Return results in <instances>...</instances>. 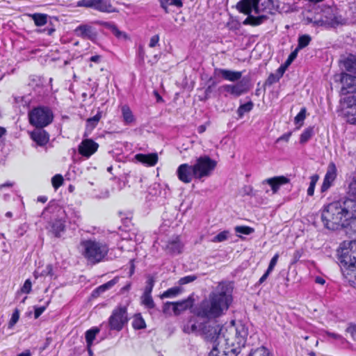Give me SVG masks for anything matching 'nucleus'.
I'll return each instance as SVG.
<instances>
[{"label": "nucleus", "mask_w": 356, "mask_h": 356, "mask_svg": "<svg viewBox=\"0 0 356 356\" xmlns=\"http://www.w3.org/2000/svg\"><path fill=\"white\" fill-rule=\"evenodd\" d=\"M233 286L229 282H220L208 297L204 299L195 309V314L208 320L218 318L226 313L233 298Z\"/></svg>", "instance_id": "f257e3e1"}, {"label": "nucleus", "mask_w": 356, "mask_h": 356, "mask_svg": "<svg viewBox=\"0 0 356 356\" xmlns=\"http://www.w3.org/2000/svg\"><path fill=\"white\" fill-rule=\"evenodd\" d=\"M351 219H356V200L351 199L343 202H332L325 207L321 213L323 223L328 229L345 227Z\"/></svg>", "instance_id": "f03ea898"}, {"label": "nucleus", "mask_w": 356, "mask_h": 356, "mask_svg": "<svg viewBox=\"0 0 356 356\" xmlns=\"http://www.w3.org/2000/svg\"><path fill=\"white\" fill-rule=\"evenodd\" d=\"M261 0H242L237 3L236 8L240 13L248 15V17L243 21L244 25L258 26L264 23L267 19L266 15L262 14L264 8H262L266 1L260 4Z\"/></svg>", "instance_id": "7ed1b4c3"}, {"label": "nucleus", "mask_w": 356, "mask_h": 356, "mask_svg": "<svg viewBox=\"0 0 356 356\" xmlns=\"http://www.w3.org/2000/svg\"><path fill=\"white\" fill-rule=\"evenodd\" d=\"M343 66L347 73H342L341 82L343 93L356 92V56L350 54L343 60Z\"/></svg>", "instance_id": "20e7f679"}, {"label": "nucleus", "mask_w": 356, "mask_h": 356, "mask_svg": "<svg viewBox=\"0 0 356 356\" xmlns=\"http://www.w3.org/2000/svg\"><path fill=\"white\" fill-rule=\"evenodd\" d=\"M83 255L88 261L96 264L100 262L107 254L108 248L104 243L88 239L81 241Z\"/></svg>", "instance_id": "39448f33"}, {"label": "nucleus", "mask_w": 356, "mask_h": 356, "mask_svg": "<svg viewBox=\"0 0 356 356\" xmlns=\"http://www.w3.org/2000/svg\"><path fill=\"white\" fill-rule=\"evenodd\" d=\"M29 119L31 124L41 129L51 123L54 115L48 107L38 106L29 113Z\"/></svg>", "instance_id": "423d86ee"}, {"label": "nucleus", "mask_w": 356, "mask_h": 356, "mask_svg": "<svg viewBox=\"0 0 356 356\" xmlns=\"http://www.w3.org/2000/svg\"><path fill=\"white\" fill-rule=\"evenodd\" d=\"M247 336L248 329L243 324L232 325L226 330L225 345L231 348L235 345L244 346Z\"/></svg>", "instance_id": "0eeeda50"}, {"label": "nucleus", "mask_w": 356, "mask_h": 356, "mask_svg": "<svg viewBox=\"0 0 356 356\" xmlns=\"http://www.w3.org/2000/svg\"><path fill=\"white\" fill-rule=\"evenodd\" d=\"M340 261L346 268H356V241H343L341 244Z\"/></svg>", "instance_id": "6e6552de"}, {"label": "nucleus", "mask_w": 356, "mask_h": 356, "mask_svg": "<svg viewBox=\"0 0 356 356\" xmlns=\"http://www.w3.org/2000/svg\"><path fill=\"white\" fill-rule=\"evenodd\" d=\"M216 161L208 156L199 157L193 166L195 178L200 179L209 177L216 166Z\"/></svg>", "instance_id": "1a4fd4ad"}, {"label": "nucleus", "mask_w": 356, "mask_h": 356, "mask_svg": "<svg viewBox=\"0 0 356 356\" xmlns=\"http://www.w3.org/2000/svg\"><path fill=\"white\" fill-rule=\"evenodd\" d=\"M222 327L216 323L207 322L204 324L202 334L206 339L213 341V345L225 343L226 334L221 336Z\"/></svg>", "instance_id": "9d476101"}, {"label": "nucleus", "mask_w": 356, "mask_h": 356, "mask_svg": "<svg viewBox=\"0 0 356 356\" xmlns=\"http://www.w3.org/2000/svg\"><path fill=\"white\" fill-rule=\"evenodd\" d=\"M128 322L127 308L119 306L115 308L108 318V326L110 330L120 331Z\"/></svg>", "instance_id": "9b49d317"}, {"label": "nucleus", "mask_w": 356, "mask_h": 356, "mask_svg": "<svg viewBox=\"0 0 356 356\" xmlns=\"http://www.w3.org/2000/svg\"><path fill=\"white\" fill-rule=\"evenodd\" d=\"M193 300L191 298L179 302H167L163 307V312L165 314L179 315L193 306Z\"/></svg>", "instance_id": "f8f14e48"}, {"label": "nucleus", "mask_w": 356, "mask_h": 356, "mask_svg": "<svg viewBox=\"0 0 356 356\" xmlns=\"http://www.w3.org/2000/svg\"><path fill=\"white\" fill-rule=\"evenodd\" d=\"M342 112L348 122L356 124V96L350 95L343 99Z\"/></svg>", "instance_id": "ddd939ff"}, {"label": "nucleus", "mask_w": 356, "mask_h": 356, "mask_svg": "<svg viewBox=\"0 0 356 356\" xmlns=\"http://www.w3.org/2000/svg\"><path fill=\"white\" fill-rule=\"evenodd\" d=\"M249 89L248 84L243 81H239L235 84H225L219 88L220 91L226 92L225 96L230 95L234 97L247 93Z\"/></svg>", "instance_id": "4468645a"}, {"label": "nucleus", "mask_w": 356, "mask_h": 356, "mask_svg": "<svg viewBox=\"0 0 356 356\" xmlns=\"http://www.w3.org/2000/svg\"><path fill=\"white\" fill-rule=\"evenodd\" d=\"M99 145L92 139H83L79 145V153L86 158H89L98 149Z\"/></svg>", "instance_id": "2eb2a0df"}, {"label": "nucleus", "mask_w": 356, "mask_h": 356, "mask_svg": "<svg viewBox=\"0 0 356 356\" xmlns=\"http://www.w3.org/2000/svg\"><path fill=\"white\" fill-rule=\"evenodd\" d=\"M177 175L183 183L188 184L191 182L193 178H195L193 166L187 163L181 164L177 170Z\"/></svg>", "instance_id": "dca6fc26"}, {"label": "nucleus", "mask_w": 356, "mask_h": 356, "mask_svg": "<svg viewBox=\"0 0 356 356\" xmlns=\"http://www.w3.org/2000/svg\"><path fill=\"white\" fill-rule=\"evenodd\" d=\"M337 177V167L335 164L332 162L330 163L321 186V192L326 191L332 184Z\"/></svg>", "instance_id": "f3484780"}, {"label": "nucleus", "mask_w": 356, "mask_h": 356, "mask_svg": "<svg viewBox=\"0 0 356 356\" xmlns=\"http://www.w3.org/2000/svg\"><path fill=\"white\" fill-rule=\"evenodd\" d=\"M74 34L83 39L94 40L97 38L95 29L88 24H81L74 29Z\"/></svg>", "instance_id": "a211bd4d"}, {"label": "nucleus", "mask_w": 356, "mask_h": 356, "mask_svg": "<svg viewBox=\"0 0 356 356\" xmlns=\"http://www.w3.org/2000/svg\"><path fill=\"white\" fill-rule=\"evenodd\" d=\"M290 179L285 176H277L264 179L262 184H268L271 187L273 193H277L280 186L289 184Z\"/></svg>", "instance_id": "6ab92c4d"}, {"label": "nucleus", "mask_w": 356, "mask_h": 356, "mask_svg": "<svg viewBox=\"0 0 356 356\" xmlns=\"http://www.w3.org/2000/svg\"><path fill=\"white\" fill-rule=\"evenodd\" d=\"M214 73L215 74L221 75L224 79L232 82L238 81L242 76L241 72L232 71L226 69L216 68Z\"/></svg>", "instance_id": "aec40b11"}, {"label": "nucleus", "mask_w": 356, "mask_h": 356, "mask_svg": "<svg viewBox=\"0 0 356 356\" xmlns=\"http://www.w3.org/2000/svg\"><path fill=\"white\" fill-rule=\"evenodd\" d=\"M94 9L106 13H118V9L114 7L111 0H95Z\"/></svg>", "instance_id": "412c9836"}, {"label": "nucleus", "mask_w": 356, "mask_h": 356, "mask_svg": "<svg viewBox=\"0 0 356 356\" xmlns=\"http://www.w3.org/2000/svg\"><path fill=\"white\" fill-rule=\"evenodd\" d=\"M182 248L183 245L179 236H175L169 239L165 245V250L172 254L181 253Z\"/></svg>", "instance_id": "4be33fe9"}, {"label": "nucleus", "mask_w": 356, "mask_h": 356, "mask_svg": "<svg viewBox=\"0 0 356 356\" xmlns=\"http://www.w3.org/2000/svg\"><path fill=\"white\" fill-rule=\"evenodd\" d=\"M235 348L231 347H227L225 349L222 348V344L213 345L212 350L209 354V356H234Z\"/></svg>", "instance_id": "5701e85b"}, {"label": "nucleus", "mask_w": 356, "mask_h": 356, "mask_svg": "<svg viewBox=\"0 0 356 356\" xmlns=\"http://www.w3.org/2000/svg\"><path fill=\"white\" fill-rule=\"evenodd\" d=\"M204 323H197V321L191 318L184 325L183 331L186 333H201L202 332L203 326Z\"/></svg>", "instance_id": "b1692460"}, {"label": "nucleus", "mask_w": 356, "mask_h": 356, "mask_svg": "<svg viewBox=\"0 0 356 356\" xmlns=\"http://www.w3.org/2000/svg\"><path fill=\"white\" fill-rule=\"evenodd\" d=\"M135 159L143 164L148 166H154L158 162V155L156 153L148 154H138L135 156Z\"/></svg>", "instance_id": "393cba45"}, {"label": "nucleus", "mask_w": 356, "mask_h": 356, "mask_svg": "<svg viewBox=\"0 0 356 356\" xmlns=\"http://www.w3.org/2000/svg\"><path fill=\"white\" fill-rule=\"evenodd\" d=\"M31 138L40 146L46 145L49 140L47 132L41 129L33 131Z\"/></svg>", "instance_id": "a878e982"}, {"label": "nucleus", "mask_w": 356, "mask_h": 356, "mask_svg": "<svg viewBox=\"0 0 356 356\" xmlns=\"http://www.w3.org/2000/svg\"><path fill=\"white\" fill-rule=\"evenodd\" d=\"M123 122L125 124L129 125L135 122L136 118L127 105H124L121 108Z\"/></svg>", "instance_id": "bb28decb"}, {"label": "nucleus", "mask_w": 356, "mask_h": 356, "mask_svg": "<svg viewBox=\"0 0 356 356\" xmlns=\"http://www.w3.org/2000/svg\"><path fill=\"white\" fill-rule=\"evenodd\" d=\"M26 15L31 17L36 26H42L47 23L48 15L43 13H33L26 14Z\"/></svg>", "instance_id": "cd10ccee"}, {"label": "nucleus", "mask_w": 356, "mask_h": 356, "mask_svg": "<svg viewBox=\"0 0 356 356\" xmlns=\"http://www.w3.org/2000/svg\"><path fill=\"white\" fill-rule=\"evenodd\" d=\"M65 229L64 221L62 220H56L51 222L50 232L56 237L60 236V233Z\"/></svg>", "instance_id": "c85d7f7f"}, {"label": "nucleus", "mask_w": 356, "mask_h": 356, "mask_svg": "<svg viewBox=\"0 0 356 356\" xmlns=\"http://www.w3.org/2000/svg\"><path fill=\"white\" fill-rule=\"evenodd\" d=\"M105 26L109 29L117 38L124 40L129 39L127 34L125 32L120 31L115 24L113 23H106Z\"/></svg>", "instance_id": "c756f323"}, {"label": "nucleus", "mask_w": 356, "mask_h": 356, "mask_svg": "<svg viewBox=\"0 0 356 356\" xmlns=\"http://www.w3.org/2000/svg\"><path fill=\"white\" fill-rule=\"evenodd\" d=\"M100 332L99 328L92 327L86 332V341L87 343V347H91L93 344L96 335Z\"/></svg>", "instance_id": "7c9ffc66"}, {"label": "nucleus", "mask_w": 356, "mask_h": 356, "mask_svg": "<svg viewBox=\"0 0 356 356\" xmlns=\"http://www.w3.org/2000/svg\"><path fill=\"white\" fill-rule=\"evenodd\" d=\"M102 112L98 111L97 113L92 118L87 119L86 126L88 129H93L102 118Z\"/></svg>", "instance_id": "2f4dec72"}, {"label": "nucleus", "mask_w": 356, "mask_h": 356, "mask_svg": "<svg viewBox=\"0 0 356 356\" xmlns=\"http://www.w3.org/2000/svg\"><path fill=\"white\" fill-rule=\"evenodd\" d=\"M161 7L168 13V6H175L181 8L183 6L181 0H160Z\"/></svg>", "instance_id": "473e14b6"}, {"label": "nucleus", "mask_w": 356, "mask_h": 356, "mask_svg": "<svg viewBox=\"0 0 356 356\" xmlns=\"http://www.w3.org/2000/svg\"><path fill=\"white\" fill-rule=\"evenodd\" d=\"M253 106L254 104L251 101L241 105L237 110L238 116L242 118L245 113L250 112L253 108Z\"/></svg>", "instance_id": "72a5a7b5"}, {"label": "nucleus", "mask_w": 356, "mask_h": 356, "mask_svg": "<svg viewBox=\"0 0 356 356\" xmlns=\"http://www.w3.org/2000/svg\"><path fill=\"white\" fill-rule=\"evenodd\" d=\"M314 135V128L308 127L300 135V143L304 144L307 143Z\"/></svg>", "instance_id": "f704fd0d"}, {"label": "nucleus", "mask_w": 356, "mask_h": 356, "mask_svg": "<svg viewBox=\"0 0 356 356\" xmlns=\"http://www.w3.org/2000/svg\"><path fill=\"white\" fill-rule=\"evenodd\" d=\"M230 234L227 230H224L219 234H218L215 237H213L211 240L213 243H220L225 241L228 239Z\"/></svg>", "instance_id": "c9c22d12"}, {"label": "nucleus", "mask_w": 356, "mask_h": 356, "mask_svg": "<svg viewBox=\"0 0 356 356\" xmlns=\"http://www.w3.org/2000/svg\"><path fill=\"white\" fill-rule=\"evenodd\" d=\"M181 292L179 287H172L165 291L161 296V298H173L177 296Z\"/></svg>", "instance_id": "e433bc0d"}, {"label": "nucleus", "mask_w": 356, "mask_h": 356, "mask_svg": "<svg viewBox=\"0 0 356 356\" xmlns=\"http://www.w3.org/2000/svg\"><path fill=\"white\" fill-rule=\"evenodd\" d=\"M142 303L147 308H153L154 307V302L149 293H144L142 296Z\"/></svg>", "instance_id": "4c0bfd02"}, {"label": "nucleus", "mask_w": 356, "mask_h": 356, "mask_svg": "<svg viewBox=\"0 0 356 356\" xmlns=\"http://www.w3.org/2000/svg\"><path fill=\"white\" fill-rule=\"evenodd\" d=\"M249 356H271V355L267 348L262 346L252 350Z\"/></svg>", "instance_id": "58836bf2"}, {"label": "nucleus", "mask_w": 356, "mask_h": 356, "mask_svg": "<svg viewBox=\"0 0 356 356\" xmlns=\"http://www.w3.org/2000/svg\"><path fill=\"white\" fill-rule=\"evenodd\" d=\"M311 41V38L307 35H303L298 38V44L296 47L297 49L300 50L307 47Z\"/></svg>", "instance_id": "ea45409f"}, {"label": "nucleus", "mask_w": 356, "mask_h": 356, "mask_svg": "<svg viewBox=\"0 0 356 356\" xmlns=\"http://www.w3.org/2000/svg\"><path fill=\"white\" fill-rule=\"evenodd\" d=\"M318 175H314L310 177V184L307 189V195L309 196H312L314 193V188L316 186V184L318 180Z\"/></svg>", "instance_id": "a19ab883"}, {"label": "nucleus", "mask_w": 356, "mask_h": 356, "mask_svg": "<svg viewBox=\"0 0 356 356\" xmlns=\"http://www.w3.org/2000/svg\"><path fill=\"white\" fill-rule=\"evenodd\" d=\"M306 113H307V109L306 108L303 107L300 109L298 114L295 117V123L297 124H300L299 127H301L303 124V121L305 120L306 118Z\"/></svg>", "instance_id": "79ce46f5"}, {"label": "nucleus", "mask_w": 356, "mask_h": 356, "mask_svg": "<svg viewBox=\"0 0 356 356\" xmlns=\"http://www.w3.org/2000/svg\"><path fill=\"white\" fill-rule=\"evenodd\" d=\"M50 303V299L48 298L44 303L43 305L40 307H35V312H34V317L35 318H38L47 309L49 304Z\"/></svg>", "instance_id": "37998d69"}, {"label": "nucleus", "mask_w": 356, "mask_h": 356, "mask_svg": "<svg viewBox=\"0 0 356 356\" xmlns=\"http://www.w3.org/2000/svg\"><path fill=\"white\" fill-rule=\"evenodd\" d=\"M118 280L119 278L118 277H115L113 278V280H110L109 282L104 284L103 285L100 286L98 289H97V291H99V292H104L106 290L111 288L113 286H114L118 282Z\"/></svg>", "instance_id": "c03bdc74"}, {"label": "nucleus", "mask_w": 356, "mask_h": 356, "mask_svg": "<svg viewBox=\"0 0 356 356\" xmlns=\"http://www.w3.org/2000/svg\"><path fill=\"white\" fill-rule=\"evenodd\" d=\"M118 280L119 278L118 277H115L113 278V280H110L109 282L104 284L103 285L100 286L98 289H97V291H99V292H104L106 290L111 288L113 286H114L118 282Z\"/></svg>", "instance_id": "a18cd8bd"}, {"label": "nucleus", "mask_w": 356, "mask_h": 356, "mask_svg": "<svg viewBox=\"0 0 356 356\" xmlns=\"http://www.w3.org/2000/svg\"><path fill=\"white\" fill-rule=\"evenodd\" d=\"M51 184L55 189H58L63 184V177L60 175H56L51 178Z\"/></svg>", "instance_id": "49530a36"}, {"label": "nucleus", "mask_w": 356, "mask_h": 356, "mask_svg": "<svg viewBox=\"0 0 356 356\" xmlns=\"http://www.w3.org/2000/svg\"><path fill=\"white\" fill-rule=\"evenodd\" d=\"M235 231L237 233L248 235L254 232V229L247 226H236Z\"/></svg>", "instance_id": "de8ad7c7"}, {"label": "nucleus", "mask_w": 356, "mask_h": 356, "mask_svg": "<svg viewBox=\"0 0 356 356\" xmlns=\"http://www.w3.org/2000/svg\"><path fill=\"white\" fill-rule=\"evenodd\" d=\"M133 327L137 330L145 328V322L141 317H137L133 321Z\"/></svg>", "instance_id": "09e8293b"}, {"label": "nucleus", "mask_w": 356, "mask_h": 356, "mask_svg": "<svg viewBox=\"0 0 356 356\" xmlns=\"http://www.w3.org/2000/svg\"><path fill=\"white\" fill-rule=\"evenodd\" d=\"M95 0H81L77 2V6L94 9Z\"/></svg>", "instance_id": "8fccbe9b"}, {"label": "nucleus", "mask_w": 356, "mask_h": 356, "mask_svg": "<svg viewBox=\"0 0 356 356\" xmlns=\"http://www.w3.org/2000/svg\"><path fill=\"white\" fill-rule=\"evenodd\" d=\"M32 283L29 279L26 280L22 287L21 288V291L24 293H29L31 291Z\"/></svg>", "instance_id": "3c124183"}, {"label": "nucleus", "mask_w": 356, "mask_h": 356, "mask_svg": "<svg viewBox=\"0 0 356 356\" xmlns=\"http://www.w3.org/2000/svg\"><path fill=\"white\" fill-rule=\"evenodd\" d=\"M196 279H197V277L195 275H188V276L181 277L179 280V283L181 285H184V284L191 283V282L195 281Z\"/></svg>", "instance_id": "603ef678"}, {"label": "nucleus", "mask_w": 356, "mask_h": 356, "mask_svg": "<svg viewBox=\"0 0 356 356\" xmlns=\"http://www.w3.org/2000/svg\"><path fill=\"white\" fill-rule=\"evenodd\" d=\"M19 312L18 309H15L13 313L11 318L9 322V326L13 327L19 320Z\"/></svg>", "instance_id": "864d4df0"}, {"label": "nucleus", "mask_w": 356, "mask_h": 356, "mask_svg": "<svg viewBox=\"0 0 356 356\" xmlns=\"http://www.w3.org/2000/svg\"><path fill=\"white\" fill-rule=\"evenodd\" d=\"M278 258H279V254H275L273 256V257L271 259V260L270 261V264H269V266H268V269H267L268 270V272H272V270L275 268V265L277 264Z\"/></svg>", "instance_id": "5fc2aeb1"}, {"label": "nucleus", "mask_w": 356, "mask_h": 356, "mask_svg": "<svg viewBox=\"0 0 356 356\" xmlns=\"http://www.w3.org/2000/svg\"><path fill=\"white\" fill-rule=\"evenodd\" d=\"M154 280H153L152 277H149L147 280V286L145 287L144 293L151 294V292H152L153 286H154Z\"/></svg>", "instance_id": "6e6d98bb"}, {"label": "nucleus", "mask_w": 356, "mask_h": 356, "mask_svg": "<svg viewBox=\"0 0 356 356\" xmlns=\"http://www.w3.org/2000/svg\"><path fill=\"white\" fill-rule=\"evenodd\" d=\"M325 334L334 339L341 341V343H343L346 341V339L341 335L334 333V332H330L327 331V332H325Z\"/></svg>", "instance_id": "4d7b16f0"}, {"label": "nucleus", "mask_w": 356, "mask_h": 356, "mask_svg": "<svg viewBox=\"0 0 356 356\" xmlns=\"http://www.w3.org/2000/svg\"><path fill=\"white\" fill-rule=\"evenodd\" d=\"M346 331L350 334L352 339L356 341V325H350L347 327Z\"/></svg>", "instance_id": "13d9d810"}, {"label": "nucleus", "mask_w": 356, "mask_h": 356, "mask_svg": "<svg viewBox=\"0 0 356 356\" xmlns=\"http://www.w3.org/2000/svg\"><path fill=\"white\" fill-rule=\"evenodd\" d=\"M54 273H53V267L51 265L49 264L46 266L45 269L43 270L42 272H41V275L42 276H53Z\"/></svg>", "instance_id": "bf43d9fd"}, {"label": "nucleus", "mask_w": 356, "mask_h": 356, "mask_svg": "<svg viewBox=\"0 0 356 356\" xmlns=\"http://www.w3.org/2000/svg\"><path fill=\"white\" fill-rule=\"evenodd\" d=\"M298 51V49H296L293 52L291 53L285 63L286 65H290L293 62V60L297 57Z\"/></svg>", "instance_id": "052dcab7"}, {"label": "nucleus", "mask_w": 356, "mask_h": 356, "mask_svg": "<svg viewBox=\"0 0 356 356\" xmlns=\"http://www.w3.org/2000/svg\"><path fill=\"white\" fill-rule=\"evenodd\" d=\"M138 56L142 63H144L145 52L143 45H140L138 47Z\"/></svg>", "instance_id": "680f3d73"}, {"label": "nucleus", "mask_w": 356, "mask_h": 356, "mask_svg": "<svg viewBox=\"0 0 356 356\" xmlns=\"http://www.w3.org/2000/svg\"><path fill=\"white\" fill-rule=\"evenodd\" d=\"M159 41V35H153L150 38V41H149V47L152 48V47H156L158 44Z\"/></svg>", "instance_id": "e2e57ef3"}, {"label": "nucleus", "mask_w": 356, "mask_h": 356, "mask_svg": "<svg viewBox=\"0 0 356 356\" xmlns=\"http://www.w3.org/2000/svg\"><path fill=\"white\" fill-rule=\"evenodd\" d=\"M350 193L356 197V177L355 179L350 184Z\"/></svg>", "instance_id": "0e129e2a"}, {"label": "nucleus", "mask_w": 356, "mask_h": 356, "mask_svg": "<svg viewBox=\"0 0 356 356\" xmlns=\"http://www.w3.org/2000/svg\"><path fill=\"white\" fill-rule=\"evenodd\" d=\"M216 83L215 81H213L211 85H209L206 89H205V97L209 98L210 96V94L212 92L213 87L216 86Z\"/></svg>", "instance_id": "69168bd1"}, {"label": "nucleus", "mask_w": 356, "mask_h": 356, "mask_svg": "<svg viewBox=\"0 0 356 356\" xmlns=\"http://www.w3.org/2000/svg\"><path fill=\"white\" fill-rule=\"evenodd\" d=\"M291 136V133L285 134L277 138V142H279L280 140H284L288 141L289 140V138Z\"/></svg>", "instance_id": "338daca9"}, {"label": "nucleus", "mask_w": 356, "mask_h": 356, "mask_svg": "<svg viewBox=\"0 0 356 356\" xmlns=\"http://www.w3.org/2000/svg\"><path fill=\"white\" fill-rule=\"evenodd\" d=\"M90 60L96 63H99L101 60V56L99 55L92 56L90 57Z\"/></svg>", "instance_id": "774afa93"}]
</instances>
